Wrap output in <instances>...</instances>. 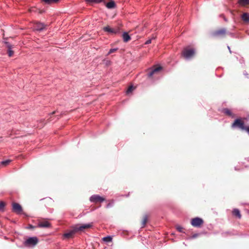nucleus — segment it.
Wrapping results in <instances>:
<instances>
[{"label": "nucleus", "instance_id": "f257e3e1", "mask_svg": "<svg viewBox=\"0 0 249 249\" xmlns=\"http://www.w3.org/2000/svg\"><path fill=\"white\" fill-rule=\"evenodd\" d=\"M93 226L92 223H89V224H80L75 225L74 227L75 228V231H76V232L79 231H83L84 230L89 229Z\"/></svg>", "mask_w": 249, "mask_h": 249}, {"label": "nucleus", "instance_id": "f03ea898", "mask_svg": "<svg viewBox=\"0 0 249 249\" xmlns=\"http://www.w3.org/2000/svg\"><path fill=\"white\" fill-rule=\"evenodd\" d=\"M232 127H238L242 130H245L246 126L244 122L240 119H236L231 125Z\"/></svg>", "mask_w": 249, "mask_h": 249}, {"label": "nucleus", "instance_id": "7ed1b4c3", "mask_svg": "<svg viewBox=\"0 0 249 249\" xmlns=\"http://www.w3.org/2000/svg\"><path fill=\"white\" fill-rule=\"evenodd\" d=\"M203 223V220L199 217L194 218L191 220V224L194 227L200 228L202 226Z\"/></svg>", "mask_w": 249, "mask_h": 249}, {"label": "nucleus", "instance_id": "20e7f679", "mask_svg": "<svg viewBox=\"0 0 249 249\" xmlns=\"http://www.w3.org/2000/svg\"><path fill=\"white\" fill-rule=\"evenodd\" d=\"M89 200L94 203H101L105 200V198L98 195H94L90 196Z\"/></svg>", "mask_w": 249, "mask_h": 249}, {"label": "nucleus", "instance_id": "39448f33", "mask_svg": "<svg viewBox=\"0 0 249 249\" xmlns=\"http://www.w3.org/2000/svg\"><path fill=\"white\" fill-rule=\"evenodd\" d=\"M38 240L36 237H30L25 242V246H34L37 244Z\"/></svg>", "mask_w": 249, "mask_h": 249}, {"label": "nucleus", "instance_id": "423d86ee", "mask_svg": "<svg viewBox=\"0 0 249 249\" xmlns=\"http://www.w3.org/2000/svg\"><path fill=\"white\" fill-rule=\"evenodd\" d=\"M105 32H107L110 34H116L119 32V28L118 27L112 28L109 26H107L103 28Z\"/></svg>", "mask_w": 249, "mask_h": 249}, {"label": "nucleus", "instance_id": "0eeeda50", "mask_svg": "<svg viewBox=\"0 0 249 249\" xmlns=\"http://www.w3.org/2000/svg\"><path fill=\"white\" fill-rule=\"evenodd\" d=\"M226 30L225 29H220L213 32L212 36L214 37H222L225 36Z\"/></svg>", "mask_w": 249, "mask_h": 249}, {"label": "nucleus", "instance_id": "6e6552de", "mask_svg": "<svg viewBox=\"0 0 249 249\" xmlns=\"http://www.w3.org/2000/svg\"><path fill=\"white\" fill-rule=\"evenodd\" d=\"M12 210L15 213L18 214L22 212V208L19 204L14 202L12 203Z\"/></svg>", "mask_w": 249, "mask_h": 249}, {"label": "nucleus", "instance_id": "1a4fd4ad", "mask_svg": "<svg viewBox=\"0 0 249 249\" xmlns=\"http://www.w3.org/2000/svg\"><path fill=\"white\" fill-rule=\"evenodd\" d=\"M51 226V224L46 220L39 221L38 222L37 227L39 228H49Z\"/></svg>", "mask_w": 249, "mask_h": 249}, {"label": "nucleus", "instance_id": "9d476101", "mask_svg": "<svg viewBox=\"0 0 249 249\" xmlns=\"http://www.w3.org/2000/svg\"><path fill=\"white\" fill-rule=\"evenodd\" d=\"M5 44L6 45L7 48V53L9 57H12L14 54V51L12 50L13 48V46L11 45L9 42H5Z\"/></svg>", "mask_w": 249, "mask_h": 249}, {"label": "nucleus", "instance_id": "9b49d317", "mask_svg": "<svg viewBox=\"0 0 249 249\" xmlns=\"http://www.w3.org/2000/svg\"><path fill=\"white\" fill-rule=\"evenodd\" d=\"M76 232H77L76 231H75V228L73 227L72 230L64 233V236L66 238L69 239L72 238Z\"/></svg>", "mask_w": 249, "mask_h": 249}, {"label": "nucleus", "instance_id": "f8f14e48", "mask_svg": "<svg viewBox=\"0 0 249 249\" xmlns=\"http://www.w3.org/2000/svg\"><path fill=\"white\" fill-rule=\"evenodd\" d=\"M162 68L160 66L156 67L153 69H152L148 73V75L149 77H151L155 73L159 72L161 70Z\"/></svg>", "mask_w": 249, "mask_h": 249}, {"label": "nucleus", "instance_id": "ddd939ff", "mask_svg": "<svg viewBox=\"0 0 249 249\" xmlns=\"http://www.w3.org/2000/svg\"><path fill=\"white\" fill-rule=\"evenodd\" d=\"M46 25L42 23H37L35 25V28L36 30L41 31L43 30Z\"/></svg>", "mask_w": 249, "mask_h": 249}, {"label": "nucleus", "instance_id": "4468645a", "mask_svg": "<svg viewBox=\"0 0 249 249\" xmlns=\"http://www.w3.org/2000/svg\"><path fill=\"white\" fill-rule=\"evenodd\" d=\"M241 18L244 22L246 23L249 22V13H245L242 15Z\"/></svg>", "mask_w": 249, "mask_h": 249}, {"label": "nucleus", "instance_id": "2eb2a0df", "mask_svg": "<svg viewBox=\"0 0 249 249\" xmlns=\"http://www.w3.org/2000/svg\"><path fill=\"white\" fill-rule=\"evenodd\" d=\"M123 40L124 42H127L131 39L129 35L126 32H124L122 35Z\"/></svg>", "mask_w": 249, "mask_h": 249}, {"label": "nucleus", "instance_id": "dca6fc26", "mask_svg": "<svg viewBox=\"0 0 249 249\" xmlns=\"http://www.w3.org/2000/svg\"><path fill=\"white\" fill-rule=\"evenodd\" d=\"M232 214L237 217L238 218L240 219L241 218V214L240 211L237 209H234L232 211Z\"/></svg>", "mask_w": 249, "mask_h": 249}, {"label": "nucleus", "instance_id": "f3484780", "mask_svg": "<svg viewBox=\"0 0 249 249\" xmlns=\"http://www.w3.org/2000/svg\"><path fill=\"white\" fill-rule=\"evenodd\" d=\"M195 54V50L194 49H188V59L193 57Z\"/></svg>", "mask_w": 249, "mask_h": 249}, {"label": "nucleus", "instance_id": "a211bd4d", "mask_svg": "<svg viewBox=\"0 0 249 249\" xmlns=\"http://www.w3.org/2000/svg\"><path fill=\"white\" fill-rule=\"evenodd\" d=\"M148 216L147 215H144L142 218L141 222L142 227H144L148 221Z\"/></svg>", "mask_w": 249, "mask_h": 249}, {"label": "nucleus", "instance_id": "6ab92c4d", "mask_svg": "<svg viewBox=\"0 0 249 249\" xmlns=\"http://www.w3.org/2000/svg\"><path fill=\"white\" fill-rule=\"evenodd\" d=\"M223 112L224 114H225L226 115H228L229 116H231L232 118L234 117V116L233 114L232 113L230 109H228V108H224V109H223Z\"/></svg>", "mask_w": 249, "mask_h": 249}, {"label": "nucleus", "instance_id": "aec40b11", "mask_svg": "<svg viewBox=\"0 0 249 249\" xmlns=\"http://www.w3.org/2000/svg\"><path fill=\"white\" fill-rule=\"evenodd\" d=\"M60 0H42L46 4H52L54 3H57Z\"/></svg>", "mask_w": 249, "mask_h": 249}, {"label": "nucleus", "instance_id": "412c9836", "mask_svg": "<svg viewBox=\"0 0 249 249\" xmlns=\"http://www.w3.org/2000/svg\"><path fill=\"white\" fill-rule=\"evenodd\" d=\"M238 3L242 6H246L249 4V0H239Z\"/></svg>", "mask_w": 249, "mask_h": 249}, {"label": "nucleus", "instance_id": "4be33fe9", "mask_svg": "<svg viewBox=\"0 0 249 249\" xmlns=\"http://www.w3.org/2000/svg\"><path fill=\"white\" fill-rule=\"evenodd\" d=\"M115 4L114 1H111L107 3L106 6L108 8H114Z\"/></svg>", "mask_w": 249, "mask_h": 249}, {"label": "nucleus", "instance_id": "5701e85b", "mask_svg": "<svg viewBox=\"0 0 249 249\" xmlns=\"http://www.w3.org/2000/svg\"><path fill=\"white\" fill-rule=\"evenodd\" d=\"M103 0H86L87 3L92 4V3H98L101 2Z\"/></svg>", "mask_w": 249, "mask_h": 249}, {"label": "nucleus", "instance_id": "b1692460", "mask_svg": "<svg viewBox=\"0 0 249 249\" xmlns=\"http://www.w3.org/2000/svg\"><path fill=\"white\" fill-rule=\"evenodd\" d=\"M135 88L134 87H133V86H129L127 90H126V93L127 94L131 93L132 92V91H133L134 89H135Z\"/></svg>", "mask_w": 249, "mask_h": 249}, {"label": "nucleus", "instance_id": "393cba45", "mask_svg": "<svg viewBox=\"0 0 249 249\" xmlns=\"http://www.w3.org/2000/svg\"><path fill=\"white\" fill-rule=\"evenodd\" d=\"M112 237L111 236H108L107 237H105L103 238V241L107 242H111L112 240Z\"/></svg>", "mask_w": 249, "mask_h": 249}, {"label": "nucleus", "instance_id": "a878e982", "mask_svg": "<svg viewBox=\"0 0 249 249\" xmlns=\"http://www.w3.org/2000/svg\"><path fill=\"white\" fill-rule=\"evenodd\" d=\"M181 56L183 57L185 59L187 58V48H184L181 53Z\"/></svg>", "mask_w": 249, "mask_h": 249}, {"label": "nucleus", "instance_id": "bb28decb", "mask_svg": "<svg viewBox=\"0 0 249 249\" xmlns=\"http://www.w3.org/2000/svg\"><path fill=\"white\" fill-rule=\"evenodd\" d=\"M118 50V48H115V49H111L108 53H107V55H109L112 53H115V52H116Z\"/></svg>", "mask_w": 249, "mask_h": 249}, {"label": "nucleus", "instance_id": "cd10ccee", "mask_svg": "<svg viewBox=\"0 0 249 249\" xmlns=\"http://www.w3.org/2000/svg\"><path fill=\"white\" fill-rule=\"evenodd\" d=\"M176 229L180 232H184V231H183V228L180 226H176Z\"/></svg>", "mask_w": 249, "mask_h": 249}, {"label": "nucleus", "instance_id": "c85d7f7f", "mask_svg": "<svg viewBox=\"0 0 249 249\" xmlns=\"http://www.w3.org/2000/svg\"><path fill=\"white\" fill-rule=\"evenodd\" d=\"M5 206V203L3 201L0 202V210L3 209Z\"/></svg>", "mask_w": 249, "mask_h": 249}, {"label": "nucleus", "instance_id": "c756f323", "mask_svg": "<svg viewBox=\"0 0 249 249\" xmlns=\"http://www.w3.org/2000/svg\"><path fill=\"white\" fill-rule=\"evenodd\" d=\"M113 203V200H111L110 202L107 204V208H108L112 206V204Z\"/></svg>", "mask_w": 249, "mask_h": 249}, {"label": "nucleus", "instance_id": "7c9ffc66", "mask_svg": "<svg viewBox=\"0 0 249 249\" xmlns=\"http://www.w3.org/2000/svg\"><path fill=\"white\" fill-rule=\"evenodd\" d=\"M9 162H10L9 160L3 161L1 162V164L4 165H6L7 164H8L9 163Z\"/></svg>", "mask_w": 249, "mask_h": 249}, {"label": "nucleus", "instance_id": "2f4dec72", "mask_svg": "<svg viewBox=\"0 0 249 249\" xmlns=\"http://www.w3.org/2000/svg\"><path fill=\"white\" fill-rule=\"evenodd\" d=\"M151 40H151V39H150L147 40L145 42V44H150V43H151Z\"/></svg>", "mask_w": 249, "mask_h": 249}, {"label": "nucleus", "instance_id": "473e14b6", "mask_svg": "<svg viewBox=\"0 0 249 249\" xmlns=\"http://www.w3.org/2000/svg\"><path fill=\"white\" fill-rule=\"evenodd\" d=\"M35 228V227H34V226H32L31 225H29V228L30 229H34Z\"/></svg>", "mask_w": 249, "mask_h": 249}, {"label": "nucleus", "instance_id": "72a5a7b5", "mask_svg": "<svg viewBox=\"0 0 249 249\" xmlns=\"http://www.w3.org/2000/svg\"><path fill=\"white\" fill-rule=\"evenodd\" d=\"M197 235H198V234H194V235H193L192 238H195V237H196Z\"/></svg>", "mask_w": 249, "mask_h": 249}, {"label": "nucleus", "instance_id": "f704fd0d", "mask_svg": "<svg viewBox=\"0 0 249 249\" xmlns=\"http://www.w3.org/2000/svg\"><path fill=\"white\" fill-rule=\"evenodd\" d=\"M54 113H55V111H53V112L52 113V114H54Z\"/></svg>", "mask_w": 249, "mask_h": 249}]
</instances>
